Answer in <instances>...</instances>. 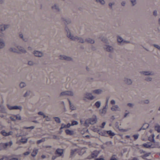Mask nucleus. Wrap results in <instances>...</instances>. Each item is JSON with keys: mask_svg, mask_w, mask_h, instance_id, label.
Returning a JSON list of instances; mask_svg holds the SVG:
<instances>
[{"mask_svg": "<svg viewBox=\"0 0 160 160\" xmlns=\"http://www.w3.org/2000/svg\"><path fill=\"white\" fill-rule=\"evenodd\" d=\"M45 141V138H42L40 140H38L37 141V144H39L40 143L42 142H44V141Z\"/></svg>", "mask_w": 160, "mask_h": 160, "instance_id": "obj_42", "label": "nucleus"}, {"mask_svg": "<svg viewBox=\"0 0 160 160\" xmlns=\"http://www.w3.org/2000/svg\"><path fill=\"white\" fill-rule=\"evenodd\" d=\"M52 8L53 10H55L56 12H59L60 10L59 6L56 4H54L52 6Z\"/></svg>", "mask_w": 160, "mask_h": 160, "instance_id": "obj_16", "label": "nucleus"}, {"mask_svg": "<svg viewBox=\"0 0 160 160\" xmlns=\"http://www.w3.org/2000/svg\"><path fill=\"white\" fill-rule=\"evenodd\" d=\"M65 132L67 135H73L74 134V132L70 130L67 129L65 130Z\"/></svg>", "mask_w": 160, "mask_h": 160, "instance_id": "obj_20", "label": "nucleus"}, {"mask_svg": "<svg viewBox=\"0 0 160 160\" xmlns=\"http://www.w3.org/2000/svg\"><path fill=\"white\" fill-rule=\"evenodd\" d=\"M1 112L3 113H6L7 112L6 111V109L5 108H4L3 107H1Z\"/></svg>", "mask_w": 160, "mask_h": 160, "instance_id": "obj_46", "label": "nucleus"}, {"mask_svg": "<svg viewBox=\"0 0 160 160\" xmlns=\"http://www.w3.org/2000/svg\"><path fill=\"white\" fill-rule=\"evenodd\" d=\"M155 135L152 134L151 135V137H150L148 138V140L150 141L151 142H155V141L154 139Z\"/></svg>", "mask_w": 160, "mask_h": 160, "instance_id": "obj_22", "label": "nucleus"}, {"mask_svg": "<svg viewBox=\"0 0 160 160\" xmlns=\"http://www.w3.org/2000/svg\"><path fill=\"white\" fill-rule=\"evenodd\" d=\"M107 134L110 135V136H114L115 135V134L114 132H112V131L109 130V131H107Z\"/></svg>", "mask_w": 160, "mask_h": 160, "instance_id": "obj_32", "label": "nucleus"}, {"mask_svg": "<svg viewBox=\"0 0 160 160\" xmlns=\"http://www.w3.org/2000/svg\"><path fill=\"white\" fill-rule=\"evenodd\" d=\"M28 64L29 66H32L33 65L34 63L32 61H29L28 62Z\"/></svg>", "mask_w": 160, "mask_h": 160, "instance_id": "obj_49", "label": "nucleus"}, {"mask_svg": "<svg viewBox=\"0 0 160 160\" xmlns=\"http://www.w3.org/2000/svg\"><path fill=\"white\" fill-rule=\"evenodd\" d=\"M154 129L158 133L160 132V126L158 124H156L155 126Z\"/></svg>", "mask_w": 160, "mask_h": 160, "instance_id": "obj_18", "label": "nucleus"}, {"mask_svg": "<svg viewBox=\"0 0 160 160\" xmlns=\"http://www.w3.org/2000/svg\"><path fill=\"white\" fill-rule=\"evenodd\" d=\"M97 121L96 116H93L92 118H90L85 120L84 123L85 126H88L89 124H93L96 123Z\"/></svg>", "mask_w": 160, "mask_h": 160, "instance_id": "obj_2", "label": "nucleus"}, {"mask_svg": "<svg viewBox=\"0 0 160 160\" xmlns=\"http://www.w3.org/2000/svg\"><path fill=\"white\" fill-rule=\"evenodd\" d=\"M142 146L146 148H150V147H151V145H150L146 143L143 144L142 145Z\"/></svg>", "mask_w": 160, "mask_h": 160, "instance_id": "obj_48", "label": "nucleus"}, {"mask_svg": "<svg viewBox=\"0 0 160 160\" xmlns=\"http://www.w3.org/2000/svg\"><path fill=\"white\" fill-rule=\"evenodd\" d=\"M38 149H36L35 148L34 149L31 154V155L32 157H35L37 154L38 152Z\"/></svg>", "mask_w": 160, "mask_h": 160, "instance_id": "obj_21", "label": "nucleus"}, {"mask_svg": "<svg viewBox=\"0 0 160 160\" xmlns=\"http://www.w3.org/2000/svg\"><path fill=\"white\" fill-rule=\"evenodd\" d=\"M151 154L150 153H144V155H143L141 156V157L143 159H146V158L147 157H148L149 155H150Z\"/></svg>", "mask_w": 160, "mask_h": 160, "instance_id": "obj_33", "label": "nucleus"}, {"mask_svg": "<svg viewBox=\"0 0 160 160\" xmlns=\"http://www.w3.org/2000/svg\"><path fill=\"white\" fill-rule=\"evenodd\" d=\"M110 103L112 105H115L116 103V101L114 100H112L110 101Z\"/></svg>", "mask_w": 160, "mask_h": 160, "instance_id": "obj_55", "label": "nucleus"}, {"mask_svg": "<svg viewBox=\"0 0 160 160\" xmlns=\"http://www.w3.org/2000/svg\"><path fill=\"white\" fill-rule=\"evenodd\" d=\"M139 135L136 134L133 135V137L135 140H136L137 139H138L139 137Z\"/></svg>", "mask_w": 160, "mask_h": 160, "instance_id": "obj_54", "label": "nucleus"}, {"mask_svg": "<svg viewBox=\"0 0 160 160\" xmlns=\"http://www.w3.org/2000/svg\"><path fill=\"white\" fill-rule=\"evenodd\" d=\"M153 46L154 47L156 48H157L158 49L160 50V47L159 46L155 44L153 45Z\"/></svg>", "mask_w": 160, "mask_h": 160, "instance_id": "obj_61", "label": "nucleus"}, {"mask_svg": "<svg viewBox=\"0 0 160 160\" xmlns=\"http://www.w3.org/2000/svg\"><path fill=\"white\" fill-rule=\"evenodd\" d=\"M78 124V122L76 121L73 120L72 122L71 126L76 125Z\"/></svg>", "mask_w": 160, "mask_h": 160, "instance_id": "obj_37", "label": "nucleus"}, {"mask_svg": "<svg viewBox=\"0 0 160 160\" xmlns=\"http://www.w3.org/2000/svg\"><path fill=\"white\" fill-rule=\"evenodd\" d=\"M127 105L129 107L132 108L133 107V106H134V104L132 103H127Z\"/></svg>", "mask_w": 160, "mask_h": 160, "instance_id": "obj_53", "label": "nucleus"}, {"mask_svg": "<svg viewBox=\"0 0 160 160\" xmlns=\"http://www.w3.org/2000/svg\"><path fill=\"white\" fill-rule=\"evenodd\" d=\"M145 80L147 81H151L152 80V78L149 77H147L145 78Z\"/></svg>", "mask_w": 160, "mask_h": 160, "instance_id": "obj_43", "label": "nucleus"}, {"mask_svg": "<svg viewBox=\"0 0 160 160\" xmlns=\"http://www.w3.org/2000/svg\"><path fill=\"white\" fill-rule=\"evenodd\" d=\"M9 50L10 51L13 52H18V49L13 47H11L9 49Z\"/></svg>", "mask_w": 160, "mask_h": 160, "instance_id": "obj_28", "label": "nucleus"}, {"mask_svg": "<svg viewBox=\"0 0 160 160\" xmlns=\"http://www.w3.org/2000/svg\"><path fill=\"white\" fill-rule=\"evenodd\" d=\"M144 103L146 104H148L149 103V99H146V100H144Z\"/></svg>", "mask_w": 160, "mask_h": 160, "instance_id": "obj_62", "label": "nucleus"}, {"mask_svg": "<svg viewBox=\"0 0 160 160\" xmlns=\"http://www.w3.org/2000/svg\"><path fill=\"white\" fill-rule=\"evenodd\" d=\"M85 41L89 43H95V41L94 40L91 39L90 38H88L85 40Z\"/></svg>", "mask_w": 160, "mask_h": 160, "instance_id": "obj_26", "label": "nucleus"}, {"mask_svg": "<svg viewBox=\"0 0 160 160\" xmlns=\"http://www.w3.org/2000/svg\"><path fill=\"white\" fill-rule=\"evenodd\" d=\"M26 85V84L24 82H21L20 83V86L21 88H23V87H24Z\"/></svg>", "mask_w": 160, "mask_h": 160, "instance_id": "obj_47", "label": "nucleus"}, {"mask_svg": "<svg viewBox=\"0 0 160 160\" xmlns=\"http://www.w3.org/2000/svg\"><path fill=\"white\" fill-rule=\"evenodd\" d=\"M149 124L148 123H144L141 128L138 131H141V130H145L147 129L149 127Z\"/></svg>", "mask_w": 160, "mask_h": 160, "instance_id": "obj_17", "label": "nucleus"}, {"mask_svg": "<svg viewBox=\"0 0 160 160\" xmlns=\"http://www.w3.org/2000/svg\"><path fill=\"white\" fill-rule=\"evenodd\" d=\"M96 2H99L102 4H105V2L104 0H96Z\"/></svg>", "mask_w": 160, "mask_h": 160, "instance_id": "obj_41", "label": "nucleus"}, {"mask_svg": "<svg viewBox=\"0 0 160 160\" xmlns=\"http://www.w3.org/2000/svg\"><path fill=\"white\" fill-rule=\"evenodd\" d=\"M102 92V90L101 89H97L93 91V92L94 93L98 94H101Z\"/></svg>", "mask_w": 160, "mask_h": 160, "instance_id": "obj_27", "label": "nucleus"}, {"mask_svg": "<svg viewBox=\"0 0 160 160\" xmlns=\"http://www.w3.org/2000/svg\"><path fill=\"white\" fill-rule=\"evenodd\" d=\"M65 30L67 33V36L68 38L74 41H77L81 43H84L85 42L84 40L82 38H79L78 36L73 35L71 31L68 27H66Z\"/></svg>", "mask_w": 160, "mask_h": 160, "instance_id": "obj_1", "label": "nucleus"}, {"mask_svg": "<svg viewBox=\"0 0 160 160\" xmlns=\"http://www.w3.org/2000/svg\"><path fill=\"white\" fill-rule=\"evenodd\" d=\"M106 124L105 122H103L102 123V126L101 127V128H104V127Z\"/></svg>", "mask_w": 160, "mask_h": 160, "instance_id": "obj_59", "label": "nucleus"}, {"mask_svg": "<svg viewBox=\"0 0 160 160\" xmlns=\"http://www.w3.org/2000/svg\"><path fill=\"white\" fill-rule=\"evenodd\" d=\"M62 19L63 21H65V23H66L67 24L70 23L71 22L70 19L69 18H63Z\"/></svg>", "mask_w": 160, "mask_h": 160, "instance_id": "obj_30", "label": "nucleus"}, {"mask_svg": "<svg viewBox=\"0 0 160 160\" xmlns=\"http://www.w3.org/2000/svg\"><path fill=\"white\" fill-rule=\"evenodd\" d=\"M51 118H50L48 116H46V120L47 121H51Z\"/></svg>", "mask_w": 160, "mask_h": 160, "instance_id": "obj_63", "label": "nucleus"}, {"mask_svg": "<svg viewBox=\"0 0 160 160\" xmlns=\"http://www.w3.org/2000/svg\"><path fill=\"white\" fill-rule=\"evenodd\" d=\"M67 128V126L66 124L62 123L61 124V126L60 127V129H63V128Z\"/></svg>", "mask_w": 160, "mask_h": 160, "instance_id": "obj_45", "label": "nucleus"}, {"mask_svg": "<svg viewBox=\"0 0 160 160\" xmlns=\"http://www.w3.org/2000/svg\"><path fill=\"white\" fill-rule=\"evenodd\" d=\"M115 3L114 2H113L112 3L110 2L108 4V6H109V7L111 9H112V6L113 5H114Z\"/></svg>", "mask_w": 160, "mask_h": 160, "instance_id": "obj_40", "label": "nucleus"}, {"mask_svg": "<svg viewBox=\"0 0 160 160\" xmlns=\"http://www.w3.org/2000/svg\"><path fill=\"white\" fill-rule=\"evenodd\" d=\"M116 155H114L112 156L110 160H117V159L115 158Z\"/></svg>", "mask_w": 160, "mask_h": 160, "instance_id": "obj_52", "label": "nucleus"}, {"mask_svg": "<svg viewBox=\"0 0 160 160\" xmlns=\"http://www.w3.org/2000/svg\"><path fill=\"white\" fill-rule=\"evenodd\" d=\"M111 109L112 111H120L121 109L119 107L118 105H113L112 107L111 108Z\"/></svg>", "mask_w": 160, "mask_h": 160, "instance_id": "obj_13", "label": "nucleus"}, {"mask_svg": "<svg viewBox=\"0 0 160 160\" xmlns=\"http://www.w3.org/2000/svg\"><path fill=\"white\" fill-rule=\"evenodd\" d=\"M69 103L70 109H71L72 110H74L76 109V107L74 106V105H72L71 101H70L69 100Z\"/></svg>", "mask_w": 160, "mask_h": 160, "instance_id": "obj_31", "label": "nucleus"}, {"mask_svg": "<svg viewBox=\"0 0 160 160\" xmlns=\"http://www.w3.org/2000/svg\"><path fill=\"white\" fill-rule=\"evenodd\" d=\"M28 141V139L22 138L20 140V142L23 143L24 144L26 143Z\"/></svg>", "mask_w": 160, "mask_h": 160, "instance_id": "obj_34", "label": "nucleus"}, {"mask_svg": "<svg viewBox=\"0 0 160 160\" xmlns=\"http://www.w3.org/2000/svg\"><path fill=\"white\" fill-rule=\"evenodd\" d=\"M73 95V92L71 91H66L62 92L60 94V96H71Z\"/></svg>", "mask_w": 160, "mask_h": 160, "instance_id": "obj_4", "label": "nucleus"}, {"mask_svg": "<svg viewBox=\"0 0 160 160\" xmlns=\"http://www.w3.org/2000/svg\"><path fill=\"white\" fill-rule=\"evenodd\" d=\"M12 141L11 142L5 143L4 144H0V151L3 150V149H5L8 146H11L12 145Z\"/></svg>", "mask_w": 160, "mask_h": 160, "instance_id": "obj_3", "label": "nucleus"}, {"mask_svg": "<svg viewBox=\"0 0 160 160\" xmlns=\"http://www.w3.org/2000/svg\"><path fill=\"white\" fill-rule=\"evenodd\" d=\"M85 98H87L88 99L92 100L94 98V97L91 93L89 92H87L85 95V96L84 98V99H85Z\"/></svg>", "mask_w": 160, "mask_h": 160, "instance_id": "obj_9", "label": "nucleus"}, {"mask_svg": "<svg viewBox=\"0 0 160 160\" xmlns=\"http://www.w3.org/2000/svg\"><path fill=\"white\" fill-rule=\"evenodd\" d=\"M63 153V149L58 148L56 151V154H58L59 157L62 155Z\"/></svg>", "mask_w": 160, "mask_h": 160, "instance_id": "obj_11", "label": "nucleus"}, {"mask_svg": "<svg viewBox=\"0 0 160 160\" xmlns=\"http://www.w3.org/2000/svg\"><path fill=\"white\" fill-rule=\"evenodd\" d=\"M153 16H157L158 14H157V10H155L153 12Z\"/></svg>", "mask_w": 160, "mask_h": 160, "instance_id": "obj_57", "label": "nucleus"}, {"mask_svg": "<svg viewBox=\"0 0 160 160\" xmlns=\"http://www.w3.org/2000/svg\"><path fill=\"white\" fill-rule=\"evenodd\" d=\"M31 92L30 91H27V92L25 93L24 94V96L25 97L28 96H29L30 94H31Z\"/></svg>", "mask_w": 160, "mask_h": 160, "instance_id": "obj_39", "label": "nucleus"}, {"mask_svg": "<svg viewBox=\"0 0 160 160\" xmlns=\"http://www.w3.org/2000/svg\"><path fill=\"white\" fill-rule=\"evenodd\" d=\"M30 154V152H25L23 154V155L25 156H27L28 155H29Z\"/></svg>", "mask_w": 160, "mask_h": 160, "instance_id": "obj_60", "label": "nucleus"}, {"mask_svg": "<svg viewBox=\"0 0 160 160\" xmlns=\"http://www.w3.org/2000/svg\"><path fill=\"white\" fill-rule=\"evenodd\" d=\"M76 151V149L72 150L71 152V156H73L74 155Z\"/></svg>", "mask_w": 160, "mask_h": 160, "instance_id": "obj_44", "label": "nucleus"}, {"mask_svg": "<svg viewBox=\"0 0 160 160\" xmlns=\"http://www.w3.org/2000/svg\"><path fill=\"white\" fill-rule=\"evenodd\" d=\"M10 118L12 121H15L16 120V118L15 117V115H14L10 117Z\"/></svg>", "mask_w": 160, "mask_h": 160, "instance_id": "obj_56", "label": "nucleus"}, {"mask_svg": "<svg viewBox=\"0 0 160 160\" xmlns=\"http://www.w3.org/2000/svg\"><path fill=\"white\" fill-rule=\"evenodd\" d=\"M95 160H104V158H96Z\"/></svg>", "mask_w": 160, "mask_h": 160, "instance_id": "obj_64", "label": "nucleus"}, {"mask_svg": "<svg viewBox=\"0 0 160 160\" xmlns=\"http://www.w3.org/2000/svg\"><path fill=\"white\" fill-rule=\"evenodd\" d=\"M104 48L109 52H113V48L112 47L108 44L104 46Z\"/></svg>", "mask_w": 160, "mask_h": 160, "instance_id": "obj_5", "label": "nucleus"}, {"mask_svg": "<svg viewBox=\"0 0 160 160\" xmlns=\"http://www.w3.org/2000/svg\"><path fill=\"white\" fill-rule=\"evenodd\" d=\"M94 105L96 107H97L98 108H100L101 105V102L99 101H97L95 103Z\"/></svg>", "mask_w": 160, "mask_h": 160, "instance_id": "obj_29", "label": "nucleus"}, {"mask_svg": "<svg viewBox=\"0 0 160 160\" xmlns=\"http://www.w3.org/2000/svg\"><path fill=\"white\" fill-rule=\"evenodd\" d=\"M12 131H10L8 132H7L5 130H2L1 131V133L2 135L5 136H8L10 135H12L13 134Z\"/></svg>", "mask_w": 160, "mask_h": 160, "instance_id": "obj_12", "label": "nucleus"}, {"mask_svg": "<svg viewBox=\"0 0 160 160\" xmlns=\"http://www.w3.org/2000/svg\"><path fill=\"white\" fill-rule=\"evenodd\" d=\"M5 43L2 40L0 39V49L3 48L5 47Z\"/></svg>", "mask_w": 160, "mask_h": 160, "instance_id": "obj_24", "label": "nucleus"}, {"mask_svg": "<svg viewBox=\"0 0 160 160\" xmlns=\"http://www.w3.org/2000/svg\"><path fill=\"white\" fill-rule=\"evenodd\" d=\"M55 121L57 123H60L61 122L60 118L58 117H54Z\"/></svg>", "mask_w": 160, "mask_h": 160, "instance_id": "obj_35", "label": "nucleus"}, {"mask_svg": "<svg viewBox=\"0 0 160 160\" xmlns=\"http://www.w3.org/2000/svg\"><path fill=\"white\" fill-rule=\"evenodd\" d=\"M1 159V160H8V157L6 156H3Z\"/></svg>", "mask_w": 160, "mask_h": 160, "instance_id": "obj_50", "label": "nucleus"}, {"mask_svg": "<svg viewBox=\"0 0 160 160\" xmlns=\"http://www.w3.org/2000/svg\"><path fill=\"white\" fill-rule=\"evenodd\" d=\"M136 0H131L130 2L132 3V6H134L136 4Z\"/></svg>", "mask_w": 160, "mask_h": 160, "instance_id": "obj_51", "label": "nucleus"}, {"mask_svg": "<svg viewBox=\"0 0 160 160\" xmlns=\"http://www.w3.org/2000/svg\"><path fill=\"white\" fill-rule=\"evenodd\" d=\"M102 41L104 42L105 43H107L108 41L105 38H103L102 39Z\"/></svg>", "mask_w": 160, "mask_h": 160, "instance_id": "obj_58", "label": "nucleus"}, {"mask_svg": "<svg viewBox=\"0 0 160 160\" xmlns=\"http://www.w3.org/2000/svg\"><path fill=\"white\" fill-rule=\"evenodd\" d=\"M99 152L97 151H94L91 154V157L92 158H95L98 156Z\"/></svg>", "mask_w": 160, "mask_h": 160, "instance_id": "obj_19", "label": "nucleus"}, {"mask_svg": "<svg viewBox=\"0 0 160 160\" xmlns=\"http://www.w3.org/2000/svg\"><path fill=\"white\" fill-rule=\"evenodd\" d=\"M7 107L8 109L10 110H13V109H20L21 110L22 109V107L21 106H18L15 105L14 106H12L9 105V104L7 105Z\"/></svg>", "mask_w": 160, "mask_h": 160, "instance_id": "obj_6", "label": "nucleus"}, {"mask_svg": "<svg viewBox=\"0 0 160 160\" xmlns=\"http://www.w3.org/2000/svg\"><path fill=\"white\" fill-rule=\"evenodd\" d=\"M9 27V25H0V29L2 32H3L6 30V29L8 28Z\"/></svg>", "mask_w": 160, "mask_h": 160, "instance_id": "obj_14", "label": "nucleus"}, {"mask_svg": "<svg viewBox=\"0 0 160 160\" xmlns=\"http://www.w3.org/2000/svg\"><path fill=\"white\" fill-rule=\"evenodd\" d=\"M33 53L36 57H42L43 56V53L41 51H34Z\"/></svg>", "mask_w": 160, "mask_h": 160, "instance_id": "obj_8", "label": "nucleus"}, {"mask_svg": "<svg viewBox=\"0 0 160 160\" xmlns=\"http://www.w3.org/2000/svg\"><path fill=\"white\" fill-rule=\"evenodd\" d=\"M15 118H16V120H20L21 119V117L19 114L15 115Z\"/></svg>", "mask_w": 160, "mask_h": 160, "instance_id": "obj_36", "label": "nucleus"}, {"mask_svg": "<svg viewBox=\"0 0 160 160\" xmlns=\"http://www.w3.org/2000/svg\"><path fill=\"white\" fill-rule=\"evenodd\" d=\"M99 111L101 113H102V114H105L107 112L106 106L104 107L102 109H100Z\"/></svg>", "mask_w": 160, "mask_h": 160, "instance_id": "obj_23", "label": "nucleus"}, {"mask_svg": "<svg viewBox=\"0 0 160 160\" xmlns=\"http://www.w3.org/2000/svg\"><path fill=\"white\" fill-rule=\"evenodd\" d=\"M17 49L21 51L23 53H25L26 52V51L23 48L20 47V46H17Z\"/></svg>", "mask_w": 160, "mask_h": 160, "instance_id": "obj_25", "label": "nucleus"}, {"mask_svg": "<svg viewBox=\"0 0 160 160\" xmlns=\"http://www.w3.org/2000/svg\"><path fill=\"white\" fill-rule=\"evenodd\" d=\"M118 42H119V43H121V42H123V39L122 38L120 37V36H118Z\"/></svg>", "mask_w": 160, "mask_h": 160, "instance_id": "obj_38", "label": "nucleus"}, {"mask_svg": "<svg viewBox=\"0 0 160 160\" xmlns=\"http://www.w3.org/2000/svg\"><path fill=\"white\" fill-rule=\"evenodd\" d=\"M140 73L145 75H152L154 74L153 72L149 71H142L140 72Z\"/></svg>", "mask_w": 160, "mask_h": 160, "instance_id": "obj_10", "label": "nucleus"}, {"mask_svg": "<svg viewBox=\"0 0 160 160\" xmlns=\"http://www.w3.org/2000/svg\"><path fill=\"white\" fill-rule=\"evenodd\" d=\"M124 81L127 84L130 85L132 83V80L127 78H125L124 79Z\"/></svg>", "mask_w": 160, "mask_h": 160, "instance_id": "obj_15", "label": "nucleus"}, {"mask_svg": "<svg viewBox=\"0 0 160 160\" xmlns=\"http://www.w3.org/2000/svg\"><path fill=\"white\" fill-rule=\"evenodd\" d=\"M59 58L60 60H64L66 61H71L72 60L71 57L67 56L65 55H60L59 56Z\"/></svg>", "mask_w": 160, "mask_h": 160, "instance_id": "obj_7", "label": "nucleus"}]
</instances>
